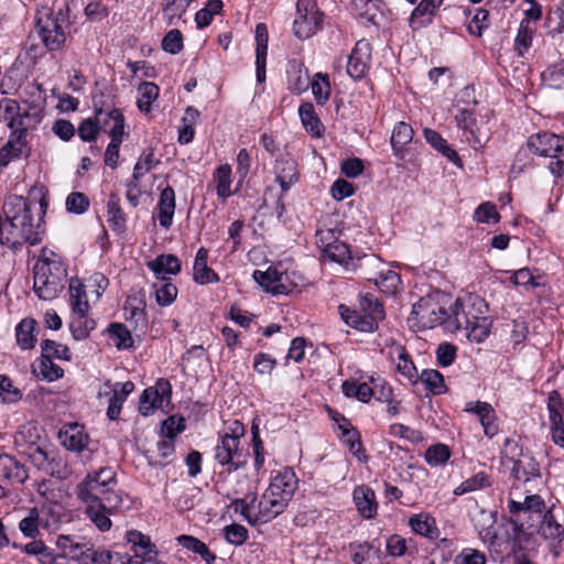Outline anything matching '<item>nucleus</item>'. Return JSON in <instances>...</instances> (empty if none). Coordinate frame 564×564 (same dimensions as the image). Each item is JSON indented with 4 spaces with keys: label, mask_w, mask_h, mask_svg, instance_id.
<instances>
[{
    "label": "nucleus",
    "mask_w": 564,
    "mask_h": 564,
    "mask_svg": "<svg viewBox=\"0 0 564 564\" xmlns=\"http://www.w3.org/2000/svg\"><path fill=\"white\" fill-rule=\"evenodd\" d=\"M124 311L126 319L134 324V330L144 333L148 326V318L142 302H139V306H135L128 300Z\"/></svg>",
    "instance_id": "44"
},
{
    "label": "nucleus",
    "mask_w": 564,
    "mask_h": 564,
    "mask_svg": "<svg viewBox=\"0 0 564 564\" xmlns=\"http://www.w3.org/2000/svg\"><path fill=\"white\" fill-rule=\"evenodd\" d=\"M110 487L102 486L93 480L91 477H85L75 488L77 498L85 503L99 505L102 496L108 492Z\"/></svg>",
    "instance_id": "20"
},
{
    "label": "nucleus",
    "mask_w": 564,
    "mask_h": 564,
    "mask_svg": "<svg viewBox=\"0 0 564 564\" xmlns=\"http://www.w3.org/2000/svg\"><path fill=\"white\" fill-rule=\"evenodd\" d=\"M69 303L73 313H88L89 303L87 300L84 284L78 278H72L69 281Z\"/></svg>",
    "instance_id": "33"
},
{
    "label": "nucleus",
    "mask_w": 564,
    "mask_h": 564,
    "mask_svg": "<svg viewBox=\"0 0 564 564\" xmlns=\"http://www.w3.org/2000/svg\"><path fill=\"white\" fill-rule=\"evenodd\" d=\"M412 127L403 121L398 122L391 135V145L394 153L399 154L403 148L412 141Z\"/></svg>",
    "instance_id": "39"
},
{
    "label": "nucleus",
    "mask_w": 564,
    "mask_h": 564,
    "mask_svg": "<svg viewBox=\"0 0 564 564\" xmlns=\"http://www.w3.org/2000/svg\"><path fill=\"white\" fill-rule=\"evenodd\" d=\"M512 476L521 481H529L531 477L539 476V468L533 458H528V462L519 459L512 464Z\"/></svg>",
    "instance_id": "47"
},
{
    "label": "nucleus",
    "mask_w": 564,
    "mask_h": 564,
    "mask_svg": "<svg viewBox=\"0 0 564 564\" xmlns=\"http://www.w3.org/2000/svg\"><path fill=\"white\" fill-rule=\"evenodd\" d=\"M540 530L544 539L562 541L564 536V528L555 521L551 509L544 512Z\"/></svg>",
    "instance_id": "41"
},
{
    "label": "nucleus",
    "mask_w": 564,
    "mask_h": 564,
    "mask_svg": "<svg viewBox=\"0 0 564 564\" xmlns=\"http://www.w3.org/2000/svg\"><path fill=\"white\" fill-rule=\"evenodd\" d=\"M370 58V43L365 40L358 41L348 56L347 74L354 79L362 78L368 70Z\"/></svg>",
    "instance_id": "13"
},
{
    "label": "nucleus",
    "mask_w": 564,
    "mask_h": 564,
    "mask_svg": "<svg viewBox=\"0 0 564 564\" xmlns=\"http://www.w3.org/2000/svg\"><path fill=\"white\" fill-rule=\"evenodd\" d=\"M312 93L315 100L319 105H324L330 96V85L328 76L322 73L315 75V79L311 83Z\"/></svg>",
    "instance_id": "53"
},
{
    "label": "nucleus",
    "mask_w": 564,
    "mask_h": 564,
    "mask_svg": "<svg viewBox=\"0 0 564 564\" xmlns=\"http://www.w3.org/2000/svg\"><path fill=\"white\" fill-rule=\"evenodd\" d=\"M183 46V36L177 29L169 31L162 40V48L170 54L180 53Z\"/></svg>",
    "instance_id": "64"
},
{
    "label": "nucleus",
    "mask_w": 564,
    "mask_h": 564,
    "mask_svg": "<svg viewBox=\"0 0 564 564\" xmlns=\"http://www.w3.org/2000/svg\"><path fill=\"white\" fill-rule=\"evenodd\" d=\"M286 73L289 89L292 93L300 95L308 88L310 75L302 62L296 59L289 62Z\"/></svg>",
    "instance_id": "22"
},
{
    "label": "nucleus",
    "mask_w": 564,
    "mask_h": 564,
    "mask_svg": "<svg viewBox=\"0 0 564 564\" xmlns=\"http://www.w3.org/2000/svg\"><path fill=\"white\" fill-rule=\"evenodd\" d=\"M419 378L433 394H441L445 391L444 378L438 370L425 369Z\"/></svg>",
    "instance_id": "52"
},
{
    "label": "nucleus",
    "mask_w": 564,
    "mask_h": 564,
    "mask_svg": "<svg viewBox=\"0 0 564 564\" xmlns=\"http://www.w3.org/2000/svg\"><path fill=\"white\" fill-rule=\"evenodd\" d=\"M30 202L21 196L10 197L3 205V212L6 215V230L18 228V220L22 214L28 213V209L32 206Z\"/></svg>",
    "instance_id": "28"
},
{
    "label": "nucleus",
    "mask_w": 564,
    "mask_h": 564,
    "mask_svg": "<svg viewBox=\"0 0 564 564\" xmlns=\"http://www.w3.org/2000/svg\"><path fill=\"white\" fill-rule=\"evenodd\" d=\"M457 127L462 130V141L475 150L482 148L490 138V129L484 118H476L469 110L462 109L455 116Z\"/></svg>",
    "instance_id": "6"
},
{
    "label": "nucleus",
    "mask_w": 564,
    "mask_h": 564,
    "mask_svg": "<svg viewBox=\"0 0 564 564\" xmlns=\"http://www.w3.org/2000/svg\"><path fill=\"white\" fill-rule=\"evenodd\" d=\"M33 206L34 205L28 209V213H24L19 217L18 228H9L7 230L6 240H3V242L13 250L19 249L25 242L34 246L40 241L36 232V227H39V224L35 225L33 221Z\"/></svg>",
    "instance_id": "8"
},
{
    "label": "nucleus",
    "mask_w": 564,
    "mask_h": 564,
    "mask_svg": "<svg viewBox=\"0 0 564 564\" xmlns=\"http://www.w3.org/2000/svg\"><path fill=\"white\" fill-rule=\"evenodd\" d=\"M528 149L545 158L557 159L564 156V135L551 132H540L531 135L527 142Z\"/></svg>",
    "instance_id": "10"
},
{
    "label": "nucleus",
    "mask_w": 564,
    "mask_h": 564,
    "mask_svg": "<svg viewBox=\"0 0 564 564\" xmlns=\"http://www.w3.org/2000/svg\"><path fill=\"white\" fill-rule=\"evenodd\" d=\"M236 427L232 434H224L214 448L215 459L221 466H227V471H236L246 466L248 453L240 449V438L245 434V429L239 422H235Z\"/></svg>",
    "instance_id": "4"
},
{
    "label": "nucleus",
    "mask_w": 564,
    "mask_h": 564,
    "mask_svg": "<svg viewBox=\"0 0 564 564\" xmlns=\"http://www.w3.org/2000/svg\"><path fill=\"white\" fill-rule=\"evenodd\" d=\"M352 499L358 512L366 519H372L377 514L378 505L375 491L368 486H359L352 492Z\"/></svg>",
    "instance_id": "21"
},
{
    "label": "nucleus",
    "mask_w": 564,
    "mask_h": 564,
    "mask_svg": "<svg viewBox=\"0 0 564 564\" xmlns=\"http://www.w3.org/2000/svg\"><path fill=\"white\" fill-rule=\"evenodd\" d=\"M289 502L290 500L268 487L261 496L258 506L261 522H268L281 514Z\"/></svg>",
    "instance_id": "16"
},
{
    "label": "nucleus",
    "mask_w": 564,
    "mask_h": 564,
    "mask_svg": "<svg viewBox=\"0 0 564 564\" xmlns=\"http://www.w3.org/2000/svg\"><path fill=\"white\" fill-rule=\"evenodd\" d=\"M275 180L280 184L283 193H286L290 187L297 182V164L291 158H282L275 163Z\"/></svg>",
    "instance_id": "23"
},
{
    "label": "nucleus",
    "mask_w": 564,
    "mask_h": 564,
    "mask_svg": "<svg viewBox=\"0 0 564 564\" xmlns=\"http://www.w3.org/2000/svg\"><path fill=\"white\" fill-rule=\"evenodd\" d=\"M177 542L183 547L199 554L207 564H213L216 560V556L210 553L207 545L192 535H180L177 536Z\"/></svg>",
    "instance_id": "40"
},
{
    "label": "nucleus",
    "mask_w": 564,
    "mask_h": 564,
    "mask_svg": "<svg viewBox=\"0 0 564 564\" xmlns=\"http://www.w3.org/2000/svg\"><path fill=\"white\" fill-rule=\"evenodd\" d=\"M112 512H108L104 510L100 505H89L86 506V514L91 520V522L100 530L108 531L111 528V520L109 519V514Z\"/></svg>",
    "instance_id": "51"
},
{
    "label": "nucleus",
    "mask_w": 564,
    "mask_h": 564,
    "mask_svg": "<svg viewBox=\"0 0 564 564\" xmlns=\"http://www.w3.org/2000/svg\"><path fill=\"white\" fill-rule=\"evenodd\" d=\"M231 167L228 164L220 165L216 171V182H217V195L220 198H227L231 195L230 184H231Z\"/></svg>",
    "instance_id": "55"
},
{
    "label": "nucleus",
    "mask_w": 564,
    "mask_h": 564,
    "mask_svg": "<svg viewBox=\"0 0 564 564\" xmlns=\"http://www.w3.org/2000/svg\"><path fill=\"white\" fill-rule=\"evenodd\" d=\"M155 299L159 305L167 306L172 304L177 296V288L170 281L161 280L153 284Z\"/></svg>",
    "instance_id": "49"
},
{
    "label": "nucleus",
    "mask_w": 564,
    "mask_h": 564,
    "mask_svg": "<svg viewBox=\"0 0 564 564\" xmlns=\"http://www.w3.org/2000/svg\"><path fill=\"white\" fill-rule=\"evenodd\" d=\"M443 0H421L410 17V26L417 30L429 24Z\"/></svg>",
    "instance_id": "27"
},
{
    "label": "nucleus",
    "mask_w": 564,
    "mask_h": 564,
    "mask_svg": "<svg viewBox=\"0 0 564 564\" xmlns=\"http://www.w3.org/2000/svg\"><path fill=\"white\" fill-rule=\"evenodd\" d=\"M138 91L140 94V98L137 102L138 108L143 112H149L151 109V102L159 96V86L154 83L143 82L139 85Z\"/></svg>",
    "instance_id": "45"
},
{
    "label": "nucleus",
    "mask_w": 564,
    "mask_h": 564,
    "mask_svg": "<svg viewBox=\"0 0 564 564\" xmlns=\"http://www.w3.org/2000/svg\"><path fill=\"white\" fill-rule=\"evenodd\" d=\"M134 390V383L132 381H126L123 383L116 382L111 383L106 381L102 388L98 391V398L108 397V409L107 416L109 420H117L121 413L122 404L127 400L128 395Z\"/></svg>",
    "instance_id": "9"
},
{
    "label": "nucleus",
    "mask_w": 564,
    "mask_h": 564,
    "mask_svg": "<svg viewBox=\"0 0 564 564\" xmlns=\"http://www.w3.org/2000/svg\"><path fill=\"white\" fill-rule=\"evenodd\" d=\"M62 444L69 451L80 452L88 442V435L84 433L83 429L77 424L67 426L59 433Z\"/></svg>",
    "instance_id": "30"
},
{
    "label": "nucleus",
    "mask_w": 564,
    "mask_h": 564,
    "mask_svg": "<svg viewBox=\"0 0 564 564\" xmlns=\"http://www.w3.org/2000/svg\"><path fill=\"white\" fill-rule=\"evenodd\" d=\"M487 313L488 304L479 295L458 297L453 304L455 327L466 330L467 337L476 343H481L489 336L491 322Z\"/></svg>",
    "instance_id": "1"
},
{
    "label": "nucleus",
    "mask_w": 564,
    "mask_h": 564,
    "mask_svg": "<svg viewBox=\"0 0 564 564\" xmlns=\"http://www.w3.org/2000/svg\"><path fill=\"white\" fill-rule=\"evenodd\" d=\"M425 460L431 466H437L445 464L451 457V451L448 446L444 444H436L430 446L425 452Z\"/></svg>",
    "instance_id": "60"
},
{
    "label": "nucleus",
    "mask_w": 564,
    "mask_h": 564,
    "mask_svg": "<svg viewBox=\"0 0 564 564\" xmlns=\"http://www.w3.org/2000/svg\"><path fill=\"white\" fill-rule=\"evenodd\" d=\"M107 223L111 230L122 234L126 230V216L120 207V198L117 194H110L107 203Z\"/></svg>",
    "instance_id": "32"
},
{
    "label": "nucleus",
    "mask_w": 564,
    "mask_h": 564,
    "mask_svg": "<svg viewBox=\"0 0 564 564\" xmlns=\"http://www.w3.org/2000/svg\"><path fill=\"white\" fill-rule=\"evenodd\" d=\"M26 128L19 129L17 141L9 140L0 149V166H7L12 160L23 155L25 148Z\"/></svg>",
    "instance_id": "31"
},
{
    "label": "nucleus",
    "mask_w": 564,
    "mask_h": 564,
    "mask_svg": "<svg viewBox=\"0 0 564 564\" xmlns=\"http://www.w3.org/2000/svg\"><path fill=\"white\" fill-rule=\"evenodd\" d=\"M39 518L40 513L36 508H31L25 518H23L19 523L20 531L28 538L35 539L39 533Z\"/></svg>",
    "instance_id": "58"
},
{
    "label": "nucleus",
    "mask_w": 564,
    "mask_h": 564,
    "mask_svg": "<svg viewBox=\"0 0 564 564\" xmlns=\"http://www.w3.org/2000/svg\"><path fill=\"white\" fill-rule=\"evenodd\" d=\"M487 557L485 553L473 549L465 547L454 558V564H486Z\"/></svg>",
    "instance_id": "63"
},
{
    "label": "nucleus",
    "mask_w": 564,
    "mask_h": 564,
    "mask_svg": "<svg viewBox=\"0 0 564 564\" xmlns=\"http://www.w3.org/2000/svg\"><path fill=\"white\" fill-rule=\"evenodd\" d=\"M108 332L118 349H129L133 346L131 332L121 323L110 324Z\"/></svg>",
    "instance_id": "48"
},
{
    "label": "nucleus",
    "mask_w": 564,
    "mask_h": 564,
    "mask_svg": "<svg viewBox=\"0 0 564 564\" xmlns=\"http://www.w3.org/2000/svg\"><path fill=\"white\" fill-rule=\"evenodd\" d=\"M253 279L265 292L273 295L289 294L291 291L290 285L286 283L289 280L288 275L274 268H269L267 271L256 270Z\"/></svg>",
    "instance_id": "14"
},
{
    "label": "nucleus",
    "mask_w": 564,
    "mask_h": 564,
    "mask_svg": "<svg viewBox=\"0 0 564 564\" xmlns=\"http://www.w3.org/2000/svg\"><path fill=\"white\" fill-rule=\"evenodd\" d=\"M436 302L432 297H423L413 305L412 314L425 326L432 327V317L435 315Z\"/></svg>",
    "instance_id": "46"
},
{
    "label": "nucleus",
    "mask_w": 564,
    "mask_h": 564,
    "mask_svg": "<svg viewBox=\"0 0 564 564\" xmlns=\"http://www.w3.org/2000/svg\"><path fill=\"white\" fill-rule=\"evenodd\" d=\"M323 14L313 0H297L296 17L293 22L294 35L301 40L313 36L322 25Z\"/></svg>",
    "instance_id": "7"
},
{
    "label": "nucleus",
    "mask_w": 564,
    "mask_h": 564,
    "mask_svg": "<svg viewBox=\"0 0 564 564\" xmlns=\"http://www.w3.org/2000/svg\"><path fill=\"white\" fill-rule=\"evenodd\" d=\"M323 256L332 262L344 263L350 259V251L346 243L335 239L334 242L323 251Z\"/></svg>",
    "instance_id": "56"
},
{
    "label": "nucleus",
    "mask_w": 564,
    "mask_h": 564,
    "mask_svg": "<svg viewBox=\"0 0 564 564\" xmlns=\"http://www.w3.org/2000/svg\"><path fill=\"white\" fill-rule=\"evenodd\" d=\"M369 281H373L383 292L393 294L400 283V276L392 270L380 272L377 278H368Z\"/></svg>",
    "instance_id": "54"
},
{
    "label": "nucleus",
    "mask_w": 564,
    "mask_h": 564,
    "mask_svg": "<svg viewBox=\"0 0 564 564\" xmlns=\"http://www.w3.org/2000/svg\"><path fill=\"white\" fill-rule=\"evenodd\" d=\"M175 205V192L171 186H166L161 191L156 206L159 223L165 229H169L173 223Z\"/></svg>",
    "instance_id": "24"
},
{
    "label": "nucleus",
    "mask_w": 564,
    "mask_h": 564,
    "mask_svg": "<svg viewBox=\"0 0 564 564\" xmlns=\"http://www.w3.org/2000/svg\"><path fill=\"white\" fill-rule=\"evenodd\" d=\"M65 21L66 17L62 9L57 13L47 6H42L36 10L35 26L44 45L50 51L59 50L64 45L66 35L63 24Z\"/></svg>",
    "instance_id": "3"
},
{
    "label": "nucleus",
    "mask_w": 564,
    "mask_h": 564,
    "mask_svg": "<svg viewBox=\"0 0 564 564\" xmlns=\"http://www.w3.org/2000/svg\"><path fill=\"white\" fill-rule=\"evenodd\" d=\"M148 267L154 272L156 279L166 280L165 274H177L181 271V261L174 254H161L150 261Z\"/></svg>",
    "instance_id": "29"
},
{
    "label": "nucleus",
    "mask_w": 564,
    "mask_h": 564,
    "mask_svg": "<svg viewBox=\"0 0 564 564\" xmlns=\"http://www.w3.org/2000/svg\"><path fill=\"white\" fill-rule=\"evenodd\" d=\"M21 399V390L13 387L12 381L7 376H0V402L15 403Z\"/></svg>",
    "instance_id": "61"
},
{
    "label": "nucleus",
    "mask_w": 564,
    "mask_h": 564,
    "mask_svg": "<svg viewBox=\"0 0 564 564\" xmlns=\"http://www.w3.org/2000/svg\"><path fill=\"white\" fill-rule=\"evenodd\" d=\"M122 137L120 131V126H117L111 132V141L108 144L105 152V164L111 169H116L119 159V148L122 142Z\"/></svg>",
    "instance_id": "50"
},
{
    "label": "nucleus",
    "mask_w": 564,
    "mask_h": 564,
    "mask_svg": "<svg viewBox=\"0 0 564 564\" xmlns=\"http://www.w3.org/2000/svg\"><path fill=\"white\" fill-rule=\"evenodd\" d=\"M41 349H42V355L43 356L48 355V358H52V359L57 358V359H63V360L70 359L69 349L66 346L58 344L54 340H51V339L43 340L41 344Z\"/></svg>",
    "instance_id": "62"
},
{
    "label": "nucleus",
    "mask_w": 564,
    "mask_h": 564,
    "mask_svg": "<svg viewBox=\"0 0 564 564\" xmlns=\"http://www.w3.org/2000/svg\"><path fill=\"white\" fill-rule=\"evenodd\" d=\"M95 328L96 322L93 318L87 317V313H74L69 323V329L74 339H86Z\"/></svg>",
    "instance_id": "35"
},
{
    "label": "nucleus",
    "mask_w": 564,
    "mask_h": 564,
    "mask_svg": "<svg viewBox=\"0 0 564 564\" xmlns=\"http://www.w3.org/2000/svg\"><path fill=\"white\" fill-rule=\"evenodd\" d=\"M542 80L546 87L552 89L564 88V66L552 65L542 73Z\"/></svg>",
    "instance_id": "57"
},
{
    "label": "nucleus",
    "mask_w": 564,
    "mask_h": 564,
    "mask_svg": "<svg viewBox=\"0 0 564 564\" xmlns=\"http://www.w3.org/2000/svg\"><path fill=\"white\" fill-rule=\"evenodd\" d=\"M409 524L411 529L427 539L434 540L440 535L435 519L429 514H416L410 518Z\"/></svg>",
    "instance_id": "34"
},
{
    "label": "nucleus",
    "mask_w": 564,
    "mask_h": 564,
    "mask_svg": "<svg viewBox=\"0 0 564 564\" xmlns=\"http://www.w3.org/2000/svg\"><path fill=\"white\" fill-rule=\"evenodd\" d=\"M192 2L193 0H163L162 11L167 24H176Z\"/></svg>",
    "instance_id": "37"
},
{
    "label": "nucleus",
    "mask_w": 564,
    "mask_h": 564,
    "mask_svg": "<svg viewBox=\"0 0 564 564\" xmlns=\"http://www.w3.org/2000/svg\"><path fill=\"white\" fill-rule=\"evenodd\" d=\"M269 487L285 499L291 500L297 488V479L292 469L285 468L271 479Z\"/></svg>",
    "instance_id": "26"
},
{
    "label": "nucleus",
    "mask_w": 564,
    "mask_h": 564,
    "mask_svg": "<svg viewBox=\"0 0 564 564\" xmlns=\"http://www.w3.org/2000/svg\"><path fill=\"white\" fill-rule=\"evenodd\" d=\"M126 538L134 551V557L138 560V564L153 562L155 560L158 550L148 535L137 530H130L127 532Z\"/></svg>",
    "instance_id": "17"
},
{
    "label": "nucleus",
    "mask_w": 564,
    "mask_h": 564,
    "mask_svg": "<svg viewBox=\"0 0 564 564\" xmlns=\"http://www.w3.org/2000/svg\"><path fill=\"white\" fill-rule=\"evenodd\" d=\"M94 120L98 123L99 131L108 132L111 137L112 130L117 128V126H120L121 134H124V117L120 109L112 106H99L96 100L94 101Z\"/></svg>",
    "instance_id": "15"
},
{
    "label": "nucleus",
    "mask_w": 564,
    "mask_h": 564,
    "mask_svg": "<svg viewBox=\"0 0 564 564\" xmlns=\"http://www.w3.org/2000/svg\"><path fill=\"white\" fill-rule=\"evenodd\" d=\"M56 546L61 551L62 558H70L78 564H87L91 546L86 543H79L69 535H59L56 540Z\"/></svg>",
    "instance_id": "19"
},
{
    "label": "nucleus",
    "mask_w": 564,
    "mask_h": 564,
    "mask_svg": "<svg viewBox=\"0 0 564 564\" xmlns=\"http://www.w3.org/2000/svg\"><path fill=\"white\" fill-rule=\"evenodd\" d=\"M299 115L305 129L313 134H321V120L315 113V109L312 102H304L299 107Z\"/></svg>",
    "instance_id": "43"
},
{
    "label": "nucleus",
    "mask_w": 564,
    "mask_h": 564,
    "mask_svg": "<svg viewBox=\"0 0 564 564\" xmlns=\"http://www.w3.org/2000/svg\"><path fill=\"white\" fill-rule=\"evenodd\" d=\"M360 308L364 315L348 308L344 305L339 306L341 316L345 322L362 332H372L379 321L384 318V310L382 303L373 295L366 294L360 299Z\"/></svg>",
    "instance_id": "5"
},
{
    "label": "nucleus",
    "mask_w": 564,
    "mask_h": 564,
    "mask_svg": "<svg viewBox=\"0 0 564 564\" xmlns=\"http://www.w3.org/2000/svg\"><path fill=\"white\" fill-rule=\"evenodd\" d=\"M35 321L32 318L22 319L17 326V341L23 349H30L34 346Z\"/></svg>",
    "instance_id": "42"
},
{
    "label": "nucleus",
    "mask_w": 564,
    "mask_h": 564,
    "mask_svg": "<svg viewBox=\"0 0 564 564\" xmlns=\"http://www.w3.org/2000/svg\"><path fill=\"white\" fill-rule=\"evenodd\" d=\"M170 382L165 379H159L155 387L147 388L142 392L139 403L140 413L144 416L152 414L156 409L162 406L164 395L170 397Z\"/></svg>",
    "instance_id": "12"
},
{
    "label": "nucleus",
    "mask_w": 564,
    "mask_h": 564,
    "mask_svg": "<svg viewBox=\"0 0 564 564\" xmlns=\"http://www.w3.org/2000/svg\"><path fill=\"white\" fill-rule=\"evenodd\" d=\"M208 250L204 247L199 248L194 261V281L198 284H208L219 281L218 274L208 267Z\"/></svg>",
    "instance_id": "25"
},
{
    "label": "nucleus",
    "mask_w": 564,
    "mask_h": 564,
    "mask_svg": "<svg viewBox=\"0 0 564 564\" xmlns=\"http://www.w3.org/2000/svg\"><path fill=\"white\" fill-rule=\"evenodd\" d=\"M547 411L551 427H564V400L561 397L560 392L556 390H553L552 392L549 393Z\"/></svg>",
    "instance_id": "36"
},
{
    "label": "nucleus",
    "mask_w": 564,
    "mask_h": 564,
    "mask_svg": "<svg viewBox=\"0 0 564 564\" xmlns=\"http://www.w3.org/2000/svg\"><path fill=\"white\" fill-rule=\"evenodd\" d=\"M19 100L23 108V117L32 118L35 122L42 118L46 95L41 84L29 83L19 93Z\"/></svg>",
    "instance_id": "11"
},
{
    "label": "nucleus",
    "mask_w": 564,
    "mask_h": 564,
    "mask_svg": "<svg viewBox=\"0 0 564 564\" xmlns=\"http://www.w3.org/2000/svg\"><path fill=\"white\" fill-rule=\"evenodd\" d=\"M388 357L393 362L398 361L397 371L399 373L412 382L416 381L419 378L417 369L403 345L392 341L388 350Z\"/></svg>",
    "instance_id": "18"
},
{
    "label": "nucleus",
    "mask_w": 564,
    "mask_h": 564,
    "mask_svg": "<svg viewBox=\"0 0 564 564\" xmlns=\"http://www.w3.org/2000/svg\"><path fill=\"white\" fill-rule=\"evenodd\" d=\"M37 366H33V372L42 376L47 381H55L63 377L64 370L56 365L48 355H41Z\"/></svg>",
    "instance_id": "38"
},
{
    "label": "nucleus",
    "mask_w": 564,
    "mask_h": 564,
    "mask_svg": "<svg viewBox=\"0 0 564 564\" xmlns=\"http://www.w3.org/2000/svg\"><path fill=\"white\" fill-rule=\"evenodd\" d=\"M33 273V290L41 300L51 301L64 289L66 269L61 261L43 254L35 262Z\"/></svg>",
    "instance_id": "2"
},
{
    "label": "nucleus",
    "mask_w": 564,
    "mask_h": 564,
    "mask_svg": "<svg viewBox=\"0 0 564 564\" xmlns=\"http://www.w3.org/2000/svg\"><path fill=\"white\" fill-rule=\"evenodd\" d=\"M158 163L159 161L154 159L153 150L149 149L143 151L134 165L132 174L133 178L140 180L145 173L154 169Z\"/></svg>",
    "instance_id": "59"
}]
</instances>
